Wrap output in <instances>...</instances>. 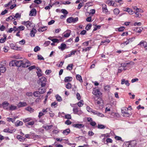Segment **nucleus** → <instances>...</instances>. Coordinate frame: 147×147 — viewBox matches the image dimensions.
<instances>
[{"instance_id":"nucleus-1","label":"nucleus","mask_w":147,"mask_h":147,"mask_svg":"<svg viewBox=\"0 0 147 147\" xmlns=\"http://www.w3.org/2000/svg\"><path fill=\"white\" fill-rule=\"evenodd\" d=\"M47 79L44 77H42L39 78V80L37 82L39 85H41L42 87L45 86L46 85Z\"/></svg>"},{"instance_id":"nucleus-2","label":"nucleus","mask_w":147,"mask_h":147,"mask_svg":"<svg viewBox=\"0 0 147 147\" xmlns=\"http://www.w3.org/2000/svg\"><path fill=\"white\" fill-rule=\"evenodd\" d=\"M73 113L75 114H77L78 115H80L83 112L80 109H79L78 107H74L73 109Z\"/></svg>"},{"instance_id":"nucleus-3","label":"nucleus","mask_w":147,"mask_h":147,"mask_svg":"<svg viewBox=\"0 0 147 147\" xmlns=\"http://www.w3.org/2000/svg\"><path fill=\"white\" fill-rule=\"evenodd\" d=\"M92 93L93 94L96 96L97 97L100 96L101 94L99 90L97 89L96 87H95L93 88Z\"/></svg>"},{"instance_id":"nucleus-4","label":"nucleus","mask_w":147,"mask_h":147,"mask_svg":"<svg viewBox=\"0 0 147 147\" xmlns=\"http://www.w3.org/2000/svg\"><path fill=\"white\" fill-rule=\"evenodd\" d=\"M22 61H23V63L22 64V67H27L30 65V63L29 61L26 59H24Z\"/></svg>"},{"instance_id":"nucleus-5","label":"nucleus","mask_w":147,"mask_h":147,"mask_svg":"<svg viewBox=\"0 0 147 147\" xmlns=\"http://www.w3.org/2000/svg\"><path fill=\"white\" fill-rule=\"evenodd\" d=\"M136 144V142L134 141L127 142L124 145V147H134Z\"/></svg>"},{"instance_id":"nucleus-6","label":"nucleus","mask_w":147,"mask_h":147,"mask_svg":"<svg viewBox=\"0 0 147 147\" xmlns=\"http://www.w3.org/2000/svg\"><path fill=\"white\" fill-rule=\"evenodd\" d=\"M87 119L88 121L90 123V124L92 126L94 127L96 125V123L94 121H93L91 118L90 117H87Z\"/></svg>"},{"instance_id":"nucleus-7","label":"nucleus","mask_w":147,"mask_h":147,"mask_svg":"<svg viewBox=\"0 0 147 147\" xmlns=\"http://www.w3.org/2000/svg\"><path fill=\"white\" fill-rule=\"evenodd\" d=\"M45 90L43 91H36L34 92L33 93V95L35 97H39L40 96L41 94H43L45 93Z\"/></svg>"},{"instance_id":"nucleus-8","label":"nucleus","mask_w":147,"mask_h":147,"mask_svg":"<svg viewBox=\"0 0 147 147\" xmlns=\"http://www.w3.org/2000/svg\"><path fill=\"white\" fill-rule=\"evenodd\" d=\"M9 103L7 102V101H4L2 103V105L3 106V108L6 110H9V107H8Z\"/></svg>"},{"instance_id":"nucleus-9","label":"nucleus","mask_w":147,"mask_h":147,"mask_svg":"<svg viewBox=\"0 0 147 147\" xmlns=\"http://www.w3.org/2000/svg\"><path fill=\"white\" fill-rule=\"evenodd\" d=\"M93 114L94 115H96L98 116L101 117H103L105 116V115L102 113L99 112L97 111L94 110L93 112Z\"/></svg>"},{"instance_id":"nucleus-10","label":"nucleus","mask_w":147,"mask_h":147,"mask_svg":"<svg viewBox=\"0 0 147 147\" xmlns=\"http://www.w3.org/2000/svg\"><path fill=\"white\" fill-rule=\"evenodd\" d=\"M102 11L104 13H105L106 14H110L109 11H108L106 5L105 4L102 5Z\"/></svg>"},{"instance_id":"nucleus-11","label":"nucleus","mask_w":147,"mask_h":147,"mask_svg":"<svg viewBox=\"0 0 147 147\" xmlns=\"http://www.w3.org/2000/svg\"><path fill=\"white\" fill-rule=\"evenodd\" d=\"M36 15V11L35 9H32L30 11L29 15L30 16H35Z\"/></svg>"},{"instance_id":"nucleus-12","label":"nucleus","mask_w":147,"mask_h":147,"mask_svg":"<svg viewBox=\"0 0 147 147\" xmlns=\"http://www.w3.org/2000/svg\"><path fill=\"white\" fill-rule=\"evenodd\" d=\"M16 66L18 67H22V64L23 63V61L22 60H16Z\"/></svg>"},{"instance_id":"nucleus-13","label":"nucleus","mask_w":147,"mask_h":147,"mask_svg":"<svg viewBox=\"0 0 147 147\" xmlns=\"http://www.w3.org/2000/svg\"><path fill=\"white\" fill-rule=\"evenodd\" d=\"M22 24L26 26L27 28H28L31 26L32 23L30 21H28L26 22H23Z\"/></svg>"},{"instance_id":"nucleus-14","label":"nucleus","mask_w":147,"mask_h":147,"mask_svg":"<svg viewBox=\"0 0 147 147\" xmlns=\"http://www.w3.org/2000/svg\"><path fill=\"white\" fill-rule=\"evenodd\" d=\"M124 84L127 86H129L130 85L128 80H125V79H123L121 80V84Z\"/></svg>"},{"instance_id":"nucleus-15","label":"nucleus","mask_w":147,"mask_h":147,"mask_svg":"<svg viewBox=\"0 0 147 147\" xmlns=\"http://www.w3.org/2000/svg\"><path fill=\"white\" fill-rule=\"evenodd\" d=\"M73 126L75 127L80 129L83 127L84 125L83 124H73Z\"/></svg>"},{"instance_id":"nucleus-16","label":"nucleus","mask_w":147,"mask_h":147,"mask_svg":"<svg viewBox=\"0 0 147 147\" xmlns=\"http://www.w3.org/2000/svg\"><path fill=\"white\" fill-rule=\"evenodd\" d=\"M66 47V45L64 43H62L60 46L58 47V48L61 49V51L64 50Z\"/></svg>"},{"instance_id":"nucleus-17","label":"nucleus","mask_w":147,"mask_h":147,"mask_svg":"<svg viewBox=\"0 0 147 147\" xmlns=\"http://www.w3.org/2000/svg\"><path fill=\"white\" fill-rule=\"evenodd\" d=\"M71 31L70 30H68L64 33V36L65 38L69 37L70 35Z\"/></svg>"},{"instance_id":"nucleus-18","label":"nucleus","mask_w":147,"mask_h":147,"mask_svg":"<svg viewBox=\"0 0 147 147\" xmlns=\"http://www.w3.org/2000/svg\"><path fill=\"white\" fill-rule=\"evenodd\" d=\"M6 70V68L4 66L0 63V71L1 73H4Z\"/></svg>"},{"instance_id":"nucleus-19","label":"nucleus","mask_w":147,"mask_h":147,"mask_svg":"<svg viewBox=\"0 0 147 147\" xmlns=\"http://www.w3.org/2000/svg\"><path fill=\"white\" fill-rule=\"evenodd\" d=\"M27 105V104L25 102H20L18 104V107H22L26 106Z\"/></svg>"},{"instance_id":"nucleus-20","label":"nucleus","mask_w":147,"mask_h":147,"mask_svg":"<svg viewBox=\"0 0 147 147\" xmlns=\"http://www.w3.org/2000/svg\"><path fill=\"white\" fill-rule=\"evenodd\" d=\"M36 32V29L33 28V29L30 31V35L32 37H34L35 34Z\"/></svg>"},{"instance_id":"nucleus-21","label":"nucleus","mask_w":147,"mask_h":147,"mask_svg":"<svg viewBox=\"0 0 147 147\" xmlns=\"http://www.w3.org/2000/svg\"><path fill=\"white\" fill-rule=\"evenodd\" d=\"M16 3V0H11L10 2H9L7 4L5 5V7H8L10 5H11L12 4L15 3Z\"/></svg>"},{"instance_id":"nucleus-22","label":"nucleus","mask_w":147,"mask_h":147,"mask_svg":"<svg viewBox=\"0 0 147 147\" xmlns=\"http://www.w3.org/2000/svg\"><path fill=\"white\" fill-rule=\"evenodd\" d=\"M125 11L127 12L129 14L131 15L135 13V11H133L131 9L129 8H127Z\"/></svg>"},{"instance_id":"nucleus-23","label":"nucleus","mask_w":147,"mask_h":147,"mask_svg":"<svg viewBox=\"0 0 147 147\" xmlns=\"http://www.w3.org/2000/svg\"><path fill=\"white\" fill-rule=\"evenodd\" d=\"M72 80V78L71 77H66L65 78L64 81L65 82H69L71 81Z\"/></svg>"},{"instance_id":"nucleus-24","label":"nucleus","mask_w":147,"mask_h":147,"mask_svg":"<svg viewBox=\"0 0 147 147\" xmlns=\"http://www.w3.org/2000/svg\"><path fill=\"white\" fill-rule=\"evenodd\" d=\"M15 124L16 126L18 127L22 125L23 124V123L22 121L18 120L15 123Z\"/></svg>"},{"instance_id":"nucleus-25","label":"nucleus","mask_w":147,"mask_h":147,"mask_svg":"<svg viewBox=\"0 0 147 147\" xmlns=\"http://www.w3.org/2000/svg\"><path fill=\"white\" fill-rule=\"evenodd\" d=\"M47 28V27L46 26H43L39 28L38 30L39 32H42L46 30Z\"/></svg>"},{"instance_id":"nucleus-26","label":"nucleus","mask_w":147,"mask_h":147,"mask_svg":"<svg viewBox=\"0 0 147 147\" xmlns=\"http://www.w3.org/2000/svg\"><path fill=\"white\" fill-rule=\"evenodd\" d=\"M146 45L147 43L144 40H142L138 44V45H140L141 47L143 46L144 47V46Z\"/></svg>"},{"instance_id":"nucleus-27","label":"nucleus","mask_w":147,"mask_h":147,"mask_svg":"<svg viewBox=\"0 0 147 147\" xmlns=\"http://www.w3.org/2000/svg\"><path fill=\"white\" fill-rule=\"evenodd\" d=\"M70 130L69 129H67L64 130L63 132V134L64 135H67L70 132Z\"/></svg>"},{"instance_id":"nucleus-28","label":"nucleus","mask_w":147,"mask_h":147,"mask_svg":"<svg viewBox=\"0 0 147 147\" xmlns=\"http://www.w3.org/2000/svg\"><path fill=\"white\" fill-rule=\"evenodd\" d=\"M76 79L79 80L80 82H82L83 80L81 76L79 74L77 75L76 76Z\"/></svg>"},{"instance_id":"nucleus-29","label":"nucleus","mask_w":147,"mask_h":147,"mask_svg":"<svg viewBox=\"0 0 147 147\" xmlns=\"http://www.w3.org/2000/svg\"><path fill=\"white\" fill-rule=\"evenodd\" d=\"M107 3L109 5H112L113 6L115 5L114 1H107Z\"/></svg>"},{"instance_id":"nucleus-30","label":"nucleus","mask_w":147,"mask_h":147,"mask_svg":"<svg viewBox=\"0 0 147 147\" xmlns=\"http://www.w3.org/2000/svg\"><path fill=\"white\" fill-rule=\"evenodd\" d=\"M25 109L31 113L33 112L34 111V109L30 107H28L26 108Z\"/></svg>"},{"instance_id":"nucleus-31","label":"nucleus","mask_w":147,"mask_h":147,"mask_svg":"<svg viewBox=\"0 0 147 147\" xmlns=\"http://www.w3.org/2000/svg\"><path fill=\"white\" fill-rule=\"evenodd\" d=\"M73 64H70L67 66L66 69L67 70H69L71 71L73 69Z\"/></svg>"},{"instance_id":"nucleus-32","label":"nucleus","mask_w":147,"mask_h":147,"mask_svg":"<svg viewBox=\"0 0 147 147\" xmlns=\"http://www.w3.org/2000/svg\"><path fill=\"white\" fill-rule=\"evenodd\" d=\"M110 42V40L109 39L106 40H103L101 42L102 45V44H103L105 45H106L108 43Z\"/></svg>"},{"instance_id":"nucleus-33","label":"nucleus","mask_w":147,"mask_h":147,"mask_svg":"<svg viewBox=\"0 0 147 147\" xmlns=\"http://www.w3.org/2000/svg\"><path fill=\"white\" fill-rule=\"evenodd\" d=\"M17 109V107L16 106H14L13 105H11L9 107V110L13 111L16 109Z\"/></svg>"},{"instance_id":"nucleus-34","label":"nucleus","mask_w":147,"mask_h":147,"mask_svg":"<svg viewBox=\"0 0 147 147\" xmlns=\"http://www.w3.org/2000/svg\"><path fill=\"white\" fill-rule=\"evenodd\" d=\"M13 20H15L16 19H14L13 16H10L6 19V20L7 21H9Z\"/></svg>"},{"instance_id":"nucleus-35","label":"nucleus","mask_w":147,"mask_h":147,"mask_svg":"<svg viewBox=\"0 0 147 147\" xmlns=\"http://www.w3.org/2000/svg\"><path fill=\"white\" fill-rule=\"evenodd\" d=\"M113 12L115 14L117 15L119 13L120 11L118 9L115 8L114 9Z\"/></svg>"},{"instance_id":"nucleus-36","label":"nucleus","mask_w":147,"mask_h":147,"mask_svg":"<svg viewBox=\"0 0 147 147\" xmlns=\"http://www.w3.org/2000/svg\"><path fill=\"white\" fill-rule=\"evenodd\" d=\"M56 99L59 102H61L62 100V99L61 97L59 96L58 94L56 95Z\"/></svg>"},{"instance_id":"nucleus-37","label":"nucleus","mask_w":147,"mask_h":147,"mask_svg":"<svg viewBox=\"0 0 147 147\" xmlns=\"http://www.w3.org/2000/svg\"><path fill=\"white\" fill-rule=\"evenodd\" d=\"M16 60H14L11 61L9 63V65L11 66H14L16 65Z\"/></svg>"},{"instance_id":"nucleus-38","label":"nucleus","mask_w":147,"mask_h":147,"mask_svg":"<svg viewBox=\"0 0 147 147\" xmlns=\"http://www.w3.org/2000/svg\"><path fill=\"white\" fill-rule=\"evenodd\" d=\"M13 16L14 19H16L18 18H20L21 17V15L18 13L16 14L15 16Z\"/></svg>"},{"instance_id":"nucleus-39","label":"nucleus","mask_w":147,"mask_h":147,"mask_svg":"<svg viewBox=\"0 0 147 147\" xmlns=\"http://www.w3.org/2000/svg\"><path fill=\"white\" fill-rule=\"evenodd\" d=\"M78 106L80 107H82L84 104L83 101L82 100H80V101L78 103Z\"/></svg>"},{"instance_id":"nucleus-40","label":"nucleus","mask_w":147,"mask_h":147,"mask_svg":"<svg viewBox=\"0 0 147 147\" xmlns=\"http://www.w3.org/2000/svg\"><path fill=\"white\" fill-rule=\"evenodd\" d=\"M125 70L126 69H125V68H124V67H122L121 66L120 67H119L118 68V73H120L122 71Z\"/></svg>"},{"instance_id":"nucleus-41","label":"nucleus","mask_w":147,"mask_h":147,"mask_svg":"<svg viewBox=\"0 0 147 147\" xmlns=\"http://www.w3.org/2000/svg\"><path fill=\"white\" fill-rule=\"evenodd\" d=\"M92 26V25L91 24H88L85 27L86 29L87 30H88L90 29Z\"/></svg>"},{"instance_id":"nucleus-42","label":"nucleus","mask_w":147,"mask_h":147,"mask_svg":"<svg viewBox=\"0 0 147 147\" xmlns=\"http://www.w3.org/2000/svg\"><path fill=\"white\" fill-rule=\"evenodd\" d=\"M97 127L99 129H104L105 128L106 126L102 124H98V125Z\"/></svg>"},{"instance_id":"nucleus-43","label":"nucleus","mask_w":147,"mask_h":147,"mask_svg":"<svg viewBox=\"0 0 147 147\" xmlns=\"http://www.w3.org/2000/svg\"><path fill=\"white\" fill-rule=\"evenodd\" d=\"M86 109L88 112H91L92 113H93V112H94V110L92 109L89 106L87 107Z\"/></svg>"},{"instance_id":"nucleus-44","label":"nucleus","mask_w":147,"mask_h":147,"mask_svg":"<svg viewBox=\"0 0 147 147\" xmlns=\"http://www.w3.org/2000/svg\"><path fill=\"white\" fill-rule=\"evenodd\" d=\"M34 123V122L33 121H30L28 122L27 123H26V126L27 127H28V125H33Z\"/></svg>"},{"instance_id":"nucleus-45","label":"nucleus","mask_w":147,"mask_h":147,"mask_svg":"<svg viewBox=\"0 0 147 147\" xmlns=\"http://www.w3.org/2000/svg\"><path fill=\"white\" fill-rule=\"evenodd\" d=\"M47 88L46 87L44 86L43 87H42L41 86V87L39 88L38 89V90L39 91H43L44 90V89L45 90V92L46 91V89Z\"/></svg>"},{"instance_id":"nucleus-46","label":"nucleus","mask_w":147,"mask_h":147,"mask_svg":"<svg viewBox=\"0 0 147 147\" xmlns=\"http://www.w3.org/2000/svg\"><path fill=\"white\" fill-rule=\"evenodd\" d=\"M53 127L52 125H46V126H45L44 127L43 126V127L46 130H48L50 129Z\"/></svg>"},{"instance_id":"nucleus-47","label":"nucleus","mask_w":147,"mask_h":147,"mask_svg":"<svg viewBox=\"0 0 147 147\" xmlns=\"http://www.w3.org/2000/svg\"><path fill=\"white\" fill-rule=\"evenodd\" d=\"M72 17L68 18L67 20V22L69 23L72 22Z\"/></svg>"},{"instance_id":"nucleus-48","label":"nucleus","mask_w":147,"mask_h":147,"mask_svg":"<svg viewBox=\"0 0 147 147\" xmlns=\"http://www.w3.org/2000/svg\"><path fill=\"white\" fill-rule=\"evenodd\" d=\"M91 48V47H88L86 48L85 49L83 48L82 52H83L84 51L86 52V51H89L90 49Z\"/></svg>"},{"instance_id":"nucleus-49","label":"nucleus","mask_w":147,"mask_h":147,"mask_svg":"<svg viewBox=\"0 0 147 147\" xmlns=\"http://www.w3.org/2000/svg\"><path fill=\"white\" fill-rule=\"evenodd\" d=\"M143 30V28L142 27H141L139 28H137L136 29V31L138 33H140Z\"/></svg>"},{"instance_id":"nucleus-50","label":"nucleus","mask_w":147,"mask_h":147,"mask_svg":"<svg viewBox=\"0 0 147 147\" xmlns=\"http://www.w3.org/2000/svg\"><path fill=\"white\" fill-rule=\"evenodd\" d=\"M50 43L51 42L50 41H46L44 44V45L45 47H47L49 45Z\"/></svg>"},{"instance_id":"nucleus-51","label":"nucleus","mask_w":147,"mask_h":147,"mask_svg":"<svg viewBox=\"0 0 147 147\" xmlns=\"http://www.w3.org/2000/svg\"><path fill=\"white\" fill-rule=\"evenodd\" d=\"M118 31L119 32H122L125 29V28L123 26L121 27H120L117 28Z\"/></svg>"},{"instance_id":"nucleus-52","label":"nucleus","mask_w":147,"mask_h":147,"mask_svg":"<svg viewBox=\"0 0 147 147\" xmlns=\"http://www.w3.org/2000/svg\"><path fill=\"white\" fill-rule=\"evenodd\" d=\"M115 2L119 3L120 5L123 3V1L122 0H115Z\"/></svg>"},{"instance_id":"nucleus-53","label":"nucleus","mask_w":147,"mask_h":147,"mask_svg":"<svg viewBox=\"0 0 147 147\" xmlns=\"http://www.w3.org/2000/svg\"><path fill=\"white\" fill-rule=\"evenodd\" d=\"M71 87V83H68L66 86V87L68 89H70Z\"/></svg>"},{"instance_id":"nucleus-54","label":"nucleus","mask_w":147,"mask_h":147,"mask_svg":"<svg viewBox=\"0 0 147 147\" xmlns=\"http://www.w3.org/2000/svg\"><path fill=\"white\" fill-rule=\"evenodd\" d=\"M124 113V116L126 117H129L130 116V114L127 112H125L124 111H123Z\"/></svg>"},{"instance_id":"nucleus-55","label":"nucleus","mask_w":147,"mask_h":147,"mask_svg":"<svg viewBox=\"0 0 147 147\" xmlns=\"http://www.w3.org/2000/svg\"><path fill=\"white\" fill-rule=\"evenodd\" d=\"M13 49L17 51H21L22 49V48L21 47H18L16 46H15L14 48H13Z\"/></svg>"},{"instance_id":"nucleus-56","label":"nucleus","mask_w":147,"mask_h":147,"mask_svg":"<svg viewBox=\"0 0 147 147\" xmlns=\"http://www.w3.org/2000/svg\"><path fill=\"white\" fill-rule=\"evenodd\" d=\"M40 50V48L38 46H36L34 48V51L35 52H37L38 51Z\"/></svg>"},{"instance_id":"nucleus-57","label":"nucleus","mask_w":147,"mask_h":147,"mask_svg":"<svg viewBox=\"0 0 147 147\" xmlns=\"http://www.w3.org/2000/svg\"><path fill=\"white\" fill-rule=\"evenodd\" d=\"M96 27H94V29L93 30V31H94L97 30L98 29H100L101 28V26L99 25H96Z\"/></svg>"},{"instance_id":"nucleus-58","label":"nucleus","mask_w":147,"mask_h":147,"mask_svg":"<svg viewBox=\"0 0 147 147\" xmlns=\"http://www.w3.org/2000/svg\"><path fill=\"white\" fill-rule=\"evenodd\" d=\"M34 2L37 4H39L41 3L42 1L41 0H34Z\"/></svg>"},{"instance_id":"nucleus-59","label":"nucleus","mask_w":147,"mask_h":147,"mask_svg":"<svg viewBox=\"0 0 147 147\" xmlns=\"http://www.w3.org/2000/svg\"><path fill=\"white\" fill-rule=\"evenodd\" d=\"M7 121H11L12 123H13L15 121V119L12 118L8 117L7 119Z\"/></svg>"},{"instance_id":"nucleus-60","label":"nucleus","mask_w":147,"mask_h":147,"mask_svg":"<svg viewBox=\"0 0 147 147\" xmlns=\"http://www.w3.org/2000/svg\"><path fill=\"white\" fill-rule=\"evenodd\" d=\"M36 68V66L34 65L30 67H29L28 68V69L30 70L31 71L33 69H35Z\"/></svg>"},{"instance_id":"nucleus-61","label":"nucleus","mask_w":147,"mask_h":147,"mask_svg":"<svg viewBox=\"0 0 147 147\" xmlns=\"http://www.w3.org/2000/svg\"><path fill=\"white\" fill-rule=\"evenodd\" d=\"M72 22L73 23L76 22H77L78 20V17L74 18L72 17Z\"/></svg>"},{"instance_id":"nucleus-62","label":"nucleus","mask_w":147,"mask_h":147,"mask_svg":"<svg viewBox=\"0 0 147 147\" xmlns=\"http://www.w3.org/2000/svg\"><path fill=\"white\" fill-rule=\"evenodd\" d=\"M38 59L40 60H44V58L40 55H37Z\"/></svg>"},{"instance_id":"nucleus-63","label":"nucleus","mask_w":147,"mask_h":147,"mask_svg":"<svg viewBox=\"0 0 147 147\" xmlns=\"http://www.w3.org/2000/svg\"><path fill=\"white\" fill-rule=\"evenodd\" d=\"M110 87L109 85H107L105 87L104 90H109L110 89Z\"/></svg>"},{"instance_id":"nucleus-64","label":"nucleus","mask_w":147,"mask_h":147,"mask_svg":"<svg viewBox=\"0 0 147 147\" xmlns=\"http://www.w3.org/2000/svg\"><path fill=\"white\" fill-rule=\"evenodd\" d=\"M25 43V41L24 39H22V40L20 41L19 43L21 45H24Z\"/></svg>"}]
</instances>
